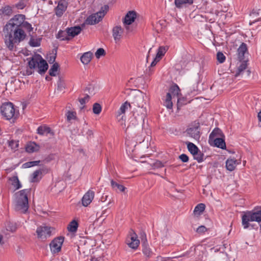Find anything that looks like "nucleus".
<instances>
[{"instance_id": "f257e3e1", "label": "nucleus", "mask_w": 261, "mask_h": 261, "mask_svg": "<svg viewBox=\"0 0 261 261\" xmlns=\"http://www.w3.org/2000/svg\"><path fill=\"white\" fill-rule=\"evenodd\" d=\"M25 19L24 15H15L4 28L5 44L11 51L14 50L17 45L25 40L26 32L30 33L33 30L32 25L25 21Z\"/></svg>"}, {"instance_id": "f03ea898", "label": "nucleus", "mask_w": 261, "mask_h": 261, "mask_svg": "<svg viewBox=\"0 0 261 261\" xmlns=\"http://www.w3.org/2000/svg\"><path fill=\"white\" fill-rule=\"evenodd\" d=\"M133 105L134 120L131 121L133 126L141 127L144 124V119L147 115V104L141 97L136 98Z\"/></svg>"}, {"instance_id": "7ed1b4c3", "label": "nucleus", "mask_w": 261, "mask_h": 261, "mask_svg": "<svg viewBox=\"0 0 261 261\" xmlns=\"http://www.w3.org/2000/svg\"><path fill=\"white\" fill-rule=\"evenodd\" d=\"M31 194V189L20 190L15 194V210L21 213H25L29 208L28 196Z\"/></svg>"}, {"instance_id": "20e7f679", "label": "nucleus", "mask_w": 261, "mask_h": 261, "mask_svg": "<svg viewBox=\"0 0 261 261\" xmlns=\"http://www.w3.org/2000/svg\"><path fill=\"white\" fill-rule=\"evenodd\" d=\"M250 222L261 223V207L244 213L242 216V224L244 229H247L250 226L254 227V225L250 224Z\"/></svg>"}, {"instance_id": "39448f33", "label": "nucleus", "mask_w": 261, "mask_h": 261, "mask_svg": "<svg viewBox=\"0 0 261 261\" xmlns=\"http://www.w3.org/2000/svg\"><path fill=\"white\" fill-rule=\"evenodd\" d=\"M29 66L31 69L38 68V72L40 74L44 73L47 70L48 66L46 62L41 56L33 57L28 62Z\"/></svg>"}, {"instance_id": "423d86ee", "label": "nucleus", "mask_w": 261, "mask_h": 261, "mask_svg": "<svg viewBox=\"0 0 261 261\" xmlns=\"http://www.w3.org/2000/svg\"><path fill=\"white\" fill-rule=\"evenodd\" d=\"M109 10V6L105 5L101 9L96 13L89 16L85 21V24L93 25L98 23L101 21Z\"/></svg>"}, {"instance_id": "0eeeda50", "label": "nucleus", "mask_w": 261, "mask_h": 261, "mask_svg": "<svg viewBox=\"0 0 261 261\" xmlns=\"http://www.w3.org/2000/svg\"><path fill=\"white\" fill-rule=\"evenodd\" d=\"M1 112L8 120L13 118L15 115L14 106L11 102L3 104L1 107Z\"/></svg>"}, {"instance_id": "6e6552de", "label": "nucleus", "mask_w": 261, "mask_h": 261, "mask_svg": "<svg viewBox=\"0 0 261 261\" xmlns=\"http://www.w3.org/2000/svg\"><path fill=\"white\" fill-rule=\"evenodd\" d=\"M51 228L47 226H40L37 228L36 233L38 239L44 240L51 236Z\"/></svg>"}, {"instance_id": "1a4fd4ad", "label": "nucleus", "mask_w": 261, "mask_h": 261, "mask_svg": "<svg viewBox=\"0 0 261 261\" xmlns=\"http://www.w3.org/2000/svg\"><path fill=\"white\" fill-rule=\"evenodd\" d=\"M56 3L58 5L54 9L55 14L58 17H61L66 11L68 3L66 0H59Z\"/></svg>"}, {"instance_id": "9d476101", "label": "nucleus", "mask_w": 261, "mask_h": 261, "mask_svg": "<svg viewBox=\"0 0 261 261\" xmlns=\"http://www.w3.org/2000/svg\"><path fill=\"white\" fill-rule=\"evenodd\" d=\"M63 242V237H59L54 239L49 244L51 252L53 253H56L60 252Z\"/></svg>"}, {"instance_id": "9b49d317", "label": "nucleus", "mask_w": 261, "mask_h": 261, "mask_svg": "<svg viewBox=\"0 0 261 261\" xmlns=\"http://www.w3.org/2000/svg\"><path fill=\"white\" fill-rule=\"evenodd\" d=\"M126 242L127 245L133 249H136L140 244V241L138 239V236L133 230L130 233V237L127 238Z\"/></svg>"}, {"instance_id": "f8f14e48", "label": "nucleus", "mask_w": 261, "mask_h": 261, "mask_svg": "<svg viewBox=\"0 0 261 261\" xmlns=\"http://www.w3.org/2000/svg\"><path fill=\"white\" fill-rule=\"evenodd\" d=\"M123 29L120 25H116L112 29V36L116 43L120 41L122 38Z\"/></svg>"}, {"instance_id": "ddd939ff", "label": "nucleus", "mask_w": 261, "mask_h": 261, "mask_svg": "<svg viewBox=\"0 0 261 261\" xmlns=\"http://www.w3.org/2000/svg\"><path fill=\"white\" fill-rule=\"evenodd\" d=\"M186 132L189 137L196 141L199 140L200 139V133L199 125L188 128Z\"/></svg>"}, {"instance_id": "4468645a", "label": "nucleus", "mask_w": 261, "mask_h": 261, "mask_svg": "<svg viewBox=\"0 0 261 261\" xmlns=\"http://www.w3.org/2000/svg\"><path fill=\"white\" fill-rule=\"evenodd\" d=\"M47 172V169L45 168H43L34 171L31 176V181L32 182H38L41 178V176L43 174H45Z\"/></svg>"}, {"instance_id": "2eb2a0df", "label": "nucleus", "mask_w": 261, "mask_h": 261, "mask_svg": "<svg viewBox=\"0 0 261 261\" xmlns=\"http://www.w3.org/2000/svg\"><path fill=\"white\" fill-rule=\"evenodd\" d=\"M137 16V13L135 11H130L125 15L123 22L125 25L131 24L134 22Z\"/></svg>"}, {"instance_id": "dca6fc26", "label": "nucleus", "mask_w": 261, "mask_h": 261, "mask_svg": "<svg viewBox=\"0 0 261 261\" xmlns=\"http://www.w3.org/2000/svg\"><path fill=\"white\" fill-rule=\"evenodd\" d=\"M85 25V23H83L81 26H75L67 29V34L68 36H71L72 37L77 35L80 33L82 30L84 28Z\"/></svg>"}, {"instance_id": "f3484780", "label": "nucleus", "mask_w": 261, "mask_h": 261, "mask_svg": "<svg viewBox=\"0 0 261 261\" xmlns=\"http://www.w3.org/2000/svg\"><path fill=\"white\" fill-rule=\"evenodd\" d=\"M94 196V192L89 190L82 198V204L84 206H87L92 201Z\"/></svg>"}, {"instance_id": "a211bd4d", "label": "nucleus", "mask_w": 261, "mask_h": 261, "mask_svg": "<svg viewBox=\"0 0 261 261\" xmlns=\"http://www.w3.org/2000/svg\"><path fill=\"white\" fill-rule=\"evenodd\" d=\"M247 51V45L245 43H242L238 49V58L240 61L244 60L245 54Z\"/></svg>"}, {"instance_id": "6ab92c4d", "label": "nucleus", "mask_w": 261, "mask_h": 261, "mask_svg": "<svg viewBox=\"0 0 261 261\" xmlns=\"http://www.w3.org/2000/svg\"><path fill=\"white\" fill-rule=\"evenodd\" d=\"M209 141H213L215 146L221 149L226 148V144L224 140V137L216 138L210 140Z\"/></svg>"}, {"instance_id": "aec40b11", "label": "nucleus", "mask_w": 261, "mask_h": 261, "mask_svg": "<svg viewBox=\"0 0 261 261\" xmlns=\"http://www.w3.org/2000/svg\"><path fill=\"white\" fill-rule=\"evenodd\" d=\"M240 164V163L238 162L237 160L234 159H228L226 161V169L230 171H233L237 165Z\"/></svg>"}, {"instance_id": "412c9836", "label": "nucleus", "mask_w": 261, "mask_h": 261, "mask_svg": "<svg viewBox=\"0 0 261 261\" xmlns=\"http://www.w3.org/2000/svg\"><path fill=\"white\" fill-rule=\"evenodd\" d=\"M39 149V145L34 142H31L28 143L25 147L26 151L29 153L38 151Z\"/></svg>"}, {"instance_id": "4be33fe9", "label": "nucleus", "mask_w": 261, "mask_h": 261, "mask_svg": "<svg viewBox=\"0 0 261 261\" xmlns=\"http://www.w3.org/2000/svg\"><path fill=\"white\" fill-rule=\"evenodd\" d=\"M221 137H224V134L220 128H215L210 135L209 140L216 138Z\"/></svg>"}, {"instance_id": "5701e85b", "label": "nucleus", "mask_w": 261, "mask_h": 261, "mask_svg": "<svg viewBox=\"0 0 261 261\" xmlns=\"http://www.w3.org/2000/svg\"><path fill=\"white\" fill-rule=\"evenodd\" d=\"M92 54L89 51L84 53L81 57V62L85 65L88 64L91 60Z\"/></svg>"}, {"instance_id": "b1692460", "label": "nucleus", "mask_w": 261, "mask_h": 261, "mask_svg": "<svg viewBox=\"0 0 261 261\" xmlns=\"http://www.w3.org/2000/svg\"><path fill=\"white\" fill-rule=\"evenodd\" d=\"M173 98L172 95H170V93H167L166 98L164 101V106H165L168 109H172L173 107V103L172 99Z\"/></svg>"}, {"instance_id": "393cba45", "label": "nucleus", "mask_w": 261, "mask_h": 261, "mask_svg": "<svg viewBox=\"0 0 261 261\" xmlns=\"http://www.w3.org/2000/svg\"><path fill=\"white\" fill-rule=\"evenodd\" d=\"M37 133L41 135H47L48 134H53L50 128L45 125L39 126L37 129Z\"/></svg>"}, {"instance_id": "a878e982", "label": "nucleus", "mask_w": 261, "mask_h": 261, "mask_svg": "<svg viewBox=\"0 0 261 261\" xmlns=\"http://www.w3.org/2000/svg\"><path fill=\"white\" fill-rule=\"evenodd\" d=\"M180 89L177 85H172L168 93H170V95H172L173 98H177L179 94Z\"/></svg>"}, {"instance_id": "bb28decb", "label": "nucleus", "mask_w": 261, "mask_h": 261, "mask_svg": "<svg viewBox=\"0 0 261 261\" xmlns=\"http://www.w3.org/2000/svg\"><path fill=\"white\" fill-rule=\"evenodd\" d=\"M9 180L11 181V184L15 188V190H18L21 187V184L17 175L9 178Z\"/></svg>"}, {"instance_id": "cd10ccee", "label": "nucleus", "mask_w": 261, "mask_h": 261, "mask_svg": "<svg viewBox=\"0 0 261 261\" xmlns=\"http://www.w3.org/2000/svg\"><path fill=\"white\" fill-rule=\"evenodd\" d=\"M175 5L178 8H181L184 5H191L193 3V0H175Z\"/></svg>"}, {"instance_id": "c85d7f7f", "label": "nucleus", "mask_w": 261, "mask_h": 261, "mask_svg": "<svg viewBox=\"0 0 261 261\" xmlns=\"http://www.w3.org/2000/svg\"><path fill=\"white\" fill-rule=\"evenodd\" d=\"M240 65L239 66L237 71L236 73L235 76H238L240 75L246 68L247 66V60H242L240 61Z\"/></svg>"}, {"instance_id": "c756f323", "label": "nucleus", "mask_w": 261, "mask_h": 261, "mask_svg": "<svg viewBox=\"0 0 261 261\" xmlns=\"http://www.w3.org/2000/svg\"><path fill=\"white\" fill-rule=\"evenodd\" d=\"M205 205L203 203H199L196 205L194 210V214L196 216H199L202 214L204 211Z\"/></svg>"}, {"instance_id": "7c9ffc66", "label": "nucleus", "mask_w": 261, "mask_h": 261, "mask_svg": "<svg viewBox=\"0 0 261 261\" xmlns=\"http://www.w3.org/2000/svg\"><path fill=\"white\" fill-rule=\"evenodd\" d=\"M168 47L167 46H160L159 47L156 57L157 59H160L162 58L163 56H164L166 51H167Z\"/></svg>"}, {"instance_id": "2f4dec72", "label": "nucleus", "mask_w": 261, "mask_h": 261, "mask_svg": "<svg viewBox=\"0 0 261 261\" xmlns=\"http://www.w3.org/2000/svg\"><path fill=\"white\" fill-rule=\"evenodd\" d=\"M186 143L187 144L188 150L192 155L198 151V148L193 143L188 142Z\"/></svg>"}, {"instance_id": "473e14b6", "label": "nucleus", "mask_w": 261, "mask_h": 261, "mask_svg": "<svg viewBox=\"0 0 261 261\" xmlns=\"http://www.w3.org/2000/svg\"><path fill=\"white\" fill-rule=\"evenodd\" d=\"M77 227V222L75 220H72L68 225L67 228L69 231L74 232L76 231Z\"/></svg>"}, {"instance_id": "72a5a7b5", "label": "nucleus", "mask_w": 261, "mask_h": 261, "mask_svg": "<svg viewBox=\"0 0 261 261\" xmlns=\"http://www.w3.org/2000/svg\"><path fill=\"white\" fill-rule=\"evenodd\" d=\"M0 11L2 14L6 16H10L13 13L12 8L9 6H7L2 8L0 10Z\"/></svg>"}, {"instance_id": "f704fd0d", "label": "nucleus", "mask_w": 261, "mask_h": 261, "mask_svg": "<svg viewBox=\"0 0 261 261\" xmlns=\"http://www.w3.org/2000/svg\"><path fill=\"white\" fill-rule=\"evenodd\" d=\"M143 248L142 249V251H143V254L147 257L149 258L152 254V252H151L150 249L146 245L145 242L143 243Z\"/></svg>"}, {"instance_id": "c9c22d12", "label": "nucleus", "mask_w": 261, "mask_h": 261, "mask_svg": "<svg viewBox=\"0 0 261 261\" xmlns=\"http://www.w3.org/2000/svg\"><path fill=\"white\" fill-rule=\"evenodd\" d=\"M59 67V65L58 63H55L53 64V66L50 68L49 70V74L51 76H56L57 74V72Z\"/></svg>"}, {"instance_id": "e433bc0d", "label": "nucleus", "mask_w": 261, "mask_h": 261, "mask_svg": "<svg viewBox=\"0 0 261 261\" xmlns=\"http://www.w3.org/2000/svg\"><path fill=\"white\" fill-rule=\"evenodd\" d=\"M66 117H67V120L68 121H70L71 120H75L76 117V113L75 111H71L68 110L66 114Z\"/></svg>"}, {"instance_id": "4c0bfd02", "label": "nucleus", "mask_w": 261, "mask_h": 261, "mask_svg": "<svg viewBox=\"0 0 261 261\" xmlns=\"http://www.w3.org/2000/svg\"><path fill=\"white\" fill-rule=\"evenodd\" d=\"M194 159L197 161L198 163H201L203 160L204 154L199 150L196 153L193 154Z\"/></svg>"}, {"instance_id": "58836bf2", "label": "nucleus", "mask_w": 261, "mask_h": 261, "mask_svg": "<svg viewBox=\"0 0 261 261\" xmlns=\"http://www.w3.org/2000/svg\"><path fill=\"white\" fill-rule=\"evenodd\" d=\"M40 163V161H31L24 163L22 165V167L23 168H28L35 166L39 165Z\"/></svg>"}, {"instance_id": "ea45409f", "label": "nucleus", "mask_w": 261, "mask_h": 261, "mask_svg": "<svg viewBox=\"0 0 261 261\" xmlns=\"http://www.w3.org/2000/svg\"><path fill=\"white\" fill-rule=\"evenodd\" d=\"M111 186L113 189L117 188L121 192H124L125 190V188L122 185H120L115 181H114L113 180H111Z\"/></svg>"}, {"instance_id": "a19ab883", "label": "nucleus", "mask_w": 261, "mask_h": 261, "mask_svg": "<svg viewBox=\"0 0 261 261\" xmlns=\"http://www.w3.org/2000/svg\"><path fill=\"white\" fill-rule=\"evenodd\" d=\"M128 106L130 107V105L127 101L124 102L120 108L119 111L118 112L119 115L117 117L120 116L121 114H124L126 110L127 109Z\"/></svg>"}, {"instance_id": "79ce46f5", "label": "nucleus", "mask_w": 261, "mask_h": 261, "mask_svg": "<svg viewBox=\"0 0 261 261\" xmlns=\"http://www.w3.org/2000/svg\"><path fill=\"white\" fill-rule=\"evenodd\" d=\"M101 111V107L100 104L95 103L93 106V112L95 114H99Z\"/></svg>"}, {"instance_id": "37998d69", "label": "nucleus", "mask_w": 261, "mask_h": 261, "mask_svg": "<svg viewBox=\"0 0 261 261\" xmlns=\"http://www.w3.org/2000/svg\"><path fill=\"white\" fill-rule=\"evenodd\" d=\"M17 228V227L15 223L10 222L8 223L6 226L7 230L12 232H15Z\"/></svg>"}, {"instance_id": "c03bdc74", "label": "nucleus", "mask_w": 261, "mask_h": 261, "mask_svg": "<svg viewBox=\"0 0 261 261\" xmlns=\"http://www.w3.org/2000/svg\"><path fill=\"white\" fill-rule=\"evenodd\" d=\"M82 134L83 136L86 135L87 139L91 138L93 135L92 130L88 128H84Z\"/></svg>"}, {"instance_id": "a18cd8bd", "label": "nucleus", "mask_w": 261, "mask_h": 261, "mask_svg": "<svg viewBox=\"0 0 261 261\" xmlns=\"http://www.w3.org/2000/svg\"><path fill=\"white\" fill-rule=\"evenodd\" d=\"M9 146L11 147L12 150H15L18 147V141L11 140L8 142Z\"/></svg>"}, {"instance_id": "49530a36", "label": "nucleus", "mask_w": 261, "mask_h": 261, "mask_svg": "<svg viewBox=\"0 0 261 261\" xmlns=\"http://www.w3.org/2000/svg\"><path fill=\"white\" fill-rule=\"evenodd\" d=\"M217 59L220 63H222L225 60V56L222 53L219 51L217 54Z\"/></svg>"}, {"instance_id": "de8ad7c7", "label": "nucleus", "mask_w": 261, "mask_h": 261, "mask_svg": "<svg viewBox=\"0 0 261 261\" xmlns=\"http://www.w3.org/2000/svg\"><path fill=\"white\" fill-rule=\"evenodd\" d=\"M29 44L33 47L39 46L40 45V41L32 37L30 39Z\"/></svg>"}, {"instance_id": "09e8293b", "label": "nucleus", "mask_w": 261, "mask_h": 261, "mask_svg": "<svg viewBox=\"0 0 261 261\" xmlns=\"http://www.w3.org/2000/svg\"><path fill=\"white\" fill-rule=\"evenodd\" d=\"M105 54L106 52L104 49L99 48L96 51L95 55L96 58L99 59L100 57L105 56Z\"/></svg>"}, {"instance_id": "8fccbe9b", "label": "nucleus", "mask_w": 261, "mask_h": 261, "mask_svg": "<svg viewBox=\"0 0 261 261\" xmlns=\"http://www.w3.org/2000/svg\"><path fill=\"white\" fill-rule=\"evenodd\" d=\"M67 32L60 31L58 33L57 37L60 39L61 40H69V38L66 36Z\"/></svg>"}, {"instance_id": "3c124183", "label": "nucleus", "mask_w": 261, "mask_h": 261, "mask_svg": "<svg viewBox=\"0 0 261 261\" xmlns=\"http://www.w3.org/2000/svg\"><path fill=\"white\" fill-rule=\"evenodd\" d=\"M25 6V2L24 0H21L16 5V7L19 9H23Z\"/></svg>"}, {"instance_id": "603ef678", "label": "nucleus", "mask_w": 261, "mask_h": 261, "mask_svg": "<svg viewBox=\"0 0 261 261\" xmlns=\"http://www.w3.org/2000/svg\"><path fill=\"white\" fill-rule=\"evenodd\" d=\"M108 213L107 210L102 211L101 214L98 217V220H104L105 218L108 216Z\"/></svg>"}, {"instance_id": "864d4df0", "label": "nucleus", "mask_w": 261, "mask_h": 261, "mask_svg": "<svg viewBox=\"0 0 261 261\" xmlns=\"http://www.w3.org/2000/svg\"><path fill=\"white\" fill-rule=\"evenodd\" d=\"M90 97L89 95H86V96H85L84 98H81L79 99L80 102L82 105H83L84 104L86 103L87 102H88L89 100Z\"/></svg>"}, {"instance_id": "5fc2aeb1", "label": "nucleus", "mask_w": 261, "mask_h": 261, "mask_svg": "<svg viewBox=\"0 0 261 261\" xmlns=\"http://www.w3.org/2000/svg\"><path fill=\"white\" fill-rule=\"evenodd\" d=\"M179 158L184 163L187 162L189 161V157L186 154H181L179 156Z\"/></svg>"}, {"instance_id": "6e6d98bb", "label": "nucleus", "mask_w": 261, "mask_h": 261, "mask_svg": "<svg viewBox=\"0 0 261 261\" xmlns=\"http://www.w3.org/2000/svg\"><path fill=\"white\" fill-rule=\"evenodd\" d=\"M206 230L207 229L204 226L201 225L197 229L196 231L198 233H202L206 231Z\"/></svg>"}, {"instance_id": "4d7b16f0", "label": "nucleus", "mask_w": 261, "mask_h": 261, "mask_svg": "<svg viewBox=\"0 0 261 261\" xmlns=\"http://www.w3.org/2000/svg\"><path fill=\"white\" fill-rule=\"evenodd\" d=\"M56 58V55H53L52 56H50L49 57V58H47L48 62L50 64H54V63H55L54 62L55 61Z\"/></svg>"}, {"instance_id": "13d9d810", "label": "nucleus", "mask_w": 261, "mask_h": 261, "mask_svg": "<svg viewBox=\"0 0 261 261\" xmlns=\"http://www.w3.org/2000/svg\"><path fill=\"white\" fill-rule=\"evenodd\" d=\"M155 167L160 168L163 166L162 163L159 161H157L154 164Z\"/></svg>"}, {"instance_id": "bf43d9fd", "label": "nucleus", "mask_w": 261, "mask_h": 261, "mask_svg": "<svg viewBox=\"0 0 261 261\" xmlns=\"http://www.w3.org/2000/svg\"><path fill=\"white\" fill-rule=\"evenodd\" d=\"M160 60V59H157V58L155 57V58L154 59L153 61L151 62L150 66L153 67L154 66L156 63Z\"/></svg>"}, {"instance_id": "052dcab7", "label": "nucleus", "mask_w": 261, "mask_h": 261, "mask_svg": "<svg viewBox=\"0 0 261 261\" xmlns=\"http://www.w3.org/2000/svg\"><path fill=\"white\" fill-rule=\"evenodd\" d=\"M58 88H61L62 87H63L64 88V87L63 86V83L61 81V79H60L59 81L58 82Z\"/></svg>"}, {"instance_id": "680f3d73", "label": "nucleus", "mask_w": 261, "mask_h": 261, "mask_svg": "<svg viewBox=\"0 0 261 261\" xmlns=\"http://www.w3.org/2000/svg\"><path fill=\"white\" fill-rule=\"evenodd\" d=\"M107 197H108L107 195H106L105 197L104 196H102V197L101 198V201L104 202L106 200Z\"/></svg>"}, {"instance_id": "e2e57ef3", "label": "nucleus", "mask_w": 261, "mask_h": 261, "mask_svg": "<svg viewBox=\"0 0 261 261\" xmlns=\"http://www.w3.org/2000/svg\"><path fill=\"white\" fill-rule=\"evenodd\" d=\"M258 120L261 122V111L258 114Z\"/></svg>"}, {"instance_id": "0e129e2a", "label": "nucleus", "mask_w": 261, "mask_h": 261, "mask_svg": "<svg viewBox=\"0 0 261 261\" xmlns=\"http://www.w3.org/2000/svg\"><path fill=\"white\" fill-rule=\"evenodd\" d=\"M155 261H163V259L161 257L158 256Z\"/></svg>"}, {"instance_id": "69168bd1", "label": "nucleus", "mask_w": 261, "mask_h": 261, "mask_svg": "<svg viewBox=\"0 0 261 261\" xmlns=\"http://www.w3.org/2000/svg\"><path fill=\"white\" fill-rule=\"evenodd\" d=\"M3 239V236L2 234H0V244H4V243H2Z\"/></svg>"}, {"instance_id": "338daca9", "label": "nucleus", "mask_w": 261, "mask_h": 261, "mask_svg": "<svg viewBox=\"0 0 261 261\" xmlns=\"http://www.w3.org/2000/svg\"><path fill=\"white\" fill-rule=\"evenodd\" d=\"M50 79V78L49 76H46V80H49Z\"/></svg>"}, {"instance_id": "774afa93", "label": "nucleus", "mask_w": 261, "mask_h": 261, "mask_svg": "<svg viewBox=\"0 0 261 261\" xmlns=\"http://www.w3.org/2000/svg\"><path fill=\"white\" fill-rule=\"evenodd\" d=\"M259 224V226H260V230L261 231V223L260 224Z\"/></svg>"}]
</instances>
